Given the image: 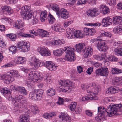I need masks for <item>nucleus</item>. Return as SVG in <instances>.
<instances>
[{
    "mask_svg": "<svg viewBox=\"0 0 122 122\" xmlns=\"http://www.w3.org/2000/svg\"><path fill=\"white\" fill-rule=\"evenodd\" d=\"M16 48L14 46L10 47L9 49V51L14 53H15L16 51Z\"/></svg>",
    "mask_w": 122,
    "mask_h": 122,
    "instance_id": "obj_52",
    "label": "nucleus"
},
{
    "mask_svg": "<svg viewBox=\"0 0 122 122\" xmlns=\"http://www.w3.org/2000/svg\"><path fill=\"white\" fill-rule=\"evenodd\" d=\"M74 55L66 56L64 59L65 60L69 62L73 61L76 59V57Z\"/></svg>",
    "mask_w": 122,
    "mask_h": 122,
    "instance_id": "obj_30",
    "label": "nucleus"
},
{
    "mask_svg": "<svg viewBox=\"0 0 122 122\" xmlns=\"http://www.w3.org/2000/svg\"><path fill=\"white\" fill-rule=\"evenodd\" d=\"M18 91L21 93H22L24 94L27 95V91L24 87L20 86H18Z\"/></svg>",
    "mask_w": 122,
    "mask_h": 122,
    "instance_id": "obj_33",
    "label": "nucleus"
},
{
    "mask_svg": "<svg viewBox=\"0 0 122 122\" xmlns=\"http://www.w3.org/2000/svg\"><path fill=\"white\" fill-rule=\"evenodd\" d=\"M85 45L83 44L79 43L76 44L75 46L77 51L78 52H81L82 50V55L85 58H87L90 57L92 54V49H91L90 47H87L86 48L84 47Z\"/></svg>",
    "mask_w": 122,
    "mask_h": 122,
    "instance_id": "obj_4",
    "label": "nucleus"
},
{
    "mask_svg": "<svg viewBox=\"0 0 122 122\" xmlns=\"http://www.w3.org/2000/svg\"><path fill=\"white\" fill-rule=\"evenodd\" d=\"M100 10L102 13L104 14H108L110 11L109 8L104 5H102L100 7Z\"/></svg>",
    "mask_w": 122,
    "mask_h": 122,
    "instance_id": "obj_26",
    "label": "nucleus"
},
{
    "mask_svg": "<svg viewBox=\"0 0 122 122\" xmlns=\"http://www.w3.org/2000/svg\"><path fill=\"white\" fill-rule=\"evenodd\" d=\"M112 83H122V77L119 78L118 77L116 78L112 81Z\"/></svg>",
    "mask_w": 122,
    "mask_h": 122,
    "instance_id": "obj_32",
    "label": "nucleus"
},
{
    "mask_svg": "<svg viewBox=\"0 0 122 122\" xmlns=\"http://www.w3.org/2000/svg\"><path fill=\"white\" fill-rule=\"evenodd\" d=\"M77 103L76 102H75L71 103L69 105V108L70 110L71 111H75L80 112L79 109L77 108L76 107Z\"/></svg>",
    "mask_w": 122,
    "mask_h": 122,
    "instance_id": "obj_25",
    "label": "nucleus"
},
{
    "mask_svg": "<svg viewBox=\"0 0 122 122\" xmlns=\"http://www.w3.org/2000/svg\"><path fill=\"white\" fill-rule=\"evenodd\" d=\"M108 72L107 68L102 67L96 70L95 73L96 75L97 76L100 75L105 76L108 75Z\"/></svg>",
    "mask_w": 122,
    "mask_h": 122,
    "instance_id": "obj_12",
    "label": "nucleus"
},
{
    "mask_svg": "<svg viewBox=\"0 0 122 122\" xmlns=\"http://www.w3.org/2000/svg\"><path fill=\"white\" fill-rule=\"evenodd\" d=\"M81 86V88L83 90H85V89L88 88H89V86L86 84H82Z\"/></svg>",
    "mask_w": 122,
    "mask_h": 122,
    "instance_id": "obj_64",
    "label": "nucleus"
},
{
    "mask_svg": "<svg viewBox=\"0 0 122 122\" xmlns=\"http://www.w3.org/2000/svg\"><path fill=\"white\" fill-rule=\"evenodd\" d=\"M122 110V105L121 104H111L108 106L106 108V116L108 115L110 117L115 114H118L119 112H121Z\"/></svg>",
    "mask_w": 122,
    "mask_h": 122,
    "instance_id": "obj_2",
    "label": "nucleus"
},
{
    "mask_svg": "<svg viewBox=\"0 0 122 122\" xmlns=\"http://www.w3.org/2000/svg\"><path fill=\"white\" fill-rule=\"evenodd\" d=\"M1 9L4 12L6 11V13L9 15H10L13 13V11L9 6H3L1 7Z\"/></svg>",
    "mask_w": 122,
    "mask_h": 122,
    "instance_id": "obj_23",
    "label": "nucleus"
},
{
    "mask_svg": "<svg viewBox=\"0 0 122 122\" xmlns=\"http://www.w3.org/2000/svg\"><path fill=\"white\" fill-rule=\"evenodd\" d=\"M105 109L103 107H98V116L95 117V119L98 121H101L106 116Z\"/></svg>",
    "mask_w": 122,
    "mask_h": 122,
    "instance_id": "obj_9",
    "label": "nucleus"
},
{
    "mask_svg": "<svg viewBox=\"0 0 122 122\" xmlns=\"http://www.w3.org/2000/svg\"><path fill=\"white\" fill-rule=\"evenodd\" d=\"M113 31L116 34L120 33L122 31V27L118 26L115 27L113 30Z\"/></svg>",
    "mask_w": 122,
    "mask_h": 122,
    "instance_id": "obj_36",
    "label": "nucleus"
},
{
    "mask_svg": "<svg viewBox=\"0 0 122 122\" xmlns=\"http://www.w3.org/2000/svg\"><path fill=\"white\" fill-rule=\"evenodd\" d=\"M113 23L115 24L119 25L122 23V18L119 16L113 18Z\"/></svg>",
    "mask_w": 122,
    "mask_h": 122,
    "instance_id": "obj_27",
    "label": "nucleus"
},
{
    "mask_svg": "<svg viewBox=\"0 0 122 122\" xmlns=\"http://www.w3.org/2000/svg\"><path fill=\"white\" fill-rule=\"evenodd\" d=\"M88 93L87 96L83 97L82 99V101H87L89 100H97L98 99V97L96 95L97 92H91L89 90L87 91Z\"/></svg>",
    "mask_w": 122,
    "mask_h": 122,
    "instance_id": "obj_11",
    "label": "nucleus"
},
{
    "mask_svg": "<svg viewBox=\"0 0 122 122\" xmlns=\"http://www.w3.org/2000/svg\"><path fill=\"white\" fill-rule=\"evenodd\" d=\"M39 76V74L38 71H32L29 74L28 76V78L30 80V82L29 81V80L28 79L26 83L30 84L32 83L31 82H32L33 81L36 82L37 83L40 82V80L38 78Z\"/></svg>",
    "mask_w": 122,
    "mask_h": 122,
    "instance_id": "obj_8",
    "label": "nucleus"
},
{
    "mask_svg": "<svg viewBox=\"0 0 122 122\" xmlns=\"http://www.w3.org/2000/svg\"><path fill=\"white\" fill-rule=\"evenodd\" d=\"M18 21L16 22H15L13 24V26L17 29H20V26L19 25V23H18Z\"/></svg>",
    "mask_w": 122,
    "mask_h": 122,
    "instance_id": "obj_61",
    "label": "nucleus"
},
{
    "mask_svg": "<svg viewBox=\"0 0 122 122\" xmlns=\"http://www.w3.org/2000/svg\"><path fill=\"white\" fill-rule=\"evenodd\" d=\"M94 58L97 60L99 61L101 60V57L99 55H95L94 56Z\"/></svg>",
    "mask_w": 122,
    "mask_h": 122,
    "instance_id": "obj_63",
    "label": "nucleus"
},
{
    "mask_svg": "<svg viewBox=\"0 0 122 122\" xmlns=\"http://www.w3.org/2000/svg\"><path fill=\"white\" fill-rule=\"evenodd\" d=\"M30 64L33 68L37 69L39 66L44 65L50 71L55 70L57 68V66H56L51 61H46L45 63L41 62L36 59L35 57H33L30 60Z\"/></svg>",
    "mask_w": 122,
    "mask_h": 122,
    "instance_id": "obj_1",
    "label": "nucleus"
},
{
    "mask_svg": "<svg viewBox=\"0 0 122 122\" xmlns=\"http://www.w3.org/2000/svg\"><path fill=\"white\" fill-rule=\"evenodd\" d=\"M110 90L111 94H114L117 93L119 91L118 88L116 89L112 87H110Z\"/></svg>",
    "mask_w": 122,
    "mask_h": 122,
    "instance_id": "obj_40",
    "label": "nucleus"
},
{
    "mask_svg": "<svg viewBox=\"0 0 122 122\" xmlns=\"http://www.w3.org/2000/svg\"><path fill=\"white\" fill-rule=\"evenodd\" d=\"M87 2L86 0H79L77 4L78 5H81L86 3Z\"/></svg>",
    "mask_w": 122,
    "mask_h": 122,
    "instance_id": "obj_59",
    "label": "nucleus"
},
{
    "mask_svg": "<svg viewBox=\"0 0 122 122\" xmlns=\"http://www.w3.org/2000/svg\"><path fill=\"white\" fill-rule=\"evenodd\" d=\"M52 41L54 46L56 45H57L59 44H61V41L60 40H56Z\"/></svg>",
    "mask_w": 122,
    "mask_h": 122,
    "instance_id": "obj_48",
    "label": "nucleus"
},
{
    "mask_svg": "<svg viewBox=\"0 0 122 122\" xmlns=\"http://www.w3.org/2000/svg\"><path fill=\"white\" fill-rule=\"evenodd\" d=\"M29 32L30 33L34 34L36 36H37L38 35V30L37 31V32H36L34 30H30Z\"/></svg>",
    "mask_w": 122,
    "mask_h": 122,
    "instance_id": "obj_62",
    "label": "nucleus"
},
{
    "mask_svg": "<svg viewBox=\"0 0 122 122\" xmlns=\"http://www.w3.org/2000/svg\"><path fill=\"white\" fill-rule=\"evenodd\" d=\"M112 22V19L109 17H106L103 19L101 24L103 26H108L111 25Z\"/></svg>",
    "mask_w": 122,
    "mask_h": 122,
    "instance_id": "obj_15",
    "label": "nucleus"
},
{
    "mask_svg": "<svg viewBox=\"0 0 122 122\" xmlns=\"http://www.w3.org/2000/svg\"><path fill=\"white\" fill-rule=\"evenodd\" d=\"M30 8V6H27L22 7L20 14L23 19L28 20L33 17V13Z\"/></svg>",
    "mask_w": 122,
    "mask_h": 122,
    "instance_id": "obj_5",
    "label": "nucleus"
},
{
    "mask_svg": "<svg viewBox=\"0 0 122 122\" xmlns=\"http://www.w3.org/2000/svg\"><path fill=\"white\" fill-rule=\"evenodd\" d=\"M38 22V20L36 17H33V18L31 21V22L30 23L31 25H32L34 24H36Z\"/></svg>",
    "mask_w": 122,
    "mask_h": 122,
    "instance_id": "obj_46",
    "label": "nucleus"
},
{
    "mask_svg": "<svg viewBox=\"0 0 122 122\" xmlns=\"http://www.w3.org/2000/svg\"><path fill=\"white\" fill-rule=\"evenodd\" d=\"M93 67H90L88 68L86 71V72L89 75H90L93 71Z\"/></svg>",
    "mask_w": 122,
    "mask_h": 122,
    "instance_id": "obj_56",
    "label": "nucleus"
},
{
    "mask_svg": "<svg viewBox=\"0 0 122 122\" xmlns=\"http://www.w3.org/2000/svg\"><path fill=\"white\" fill-rule=\"evenodd\" d=\"M114 53L117 55L122 56V48H115L114 50Z\"/></svg>",
    "mask_w": 122,
    "mask_h": 122,
    "instance_id": "obj_35",
    "label": "nucleus"
},
{
    "mask_svg": "<svg viewBox=\"0 0 122 122\" xmlns=\"http://www.w3.org/2000/svg\"><path fill=\"white\" fill-rule=\"evenodd\" d=\"M66 36L68 38H75V37H74V35H73L72 34L69 32L67 33L66 35Z\"/></svg>",
    "mask_w": 122,
    "mask_h": 122,
    "instance_id": "obj_54",
    "label": "nucleus"
},
{
    "mask_svg": "<svg viewBox=\"0 0 122 122\" xmlns=\"http://www.w3.org/2000/svg\"><path fill=\"white\" fill-rule=\"evenodd\" d=\"M41 37H48L49 36V34L48 32L41 29L38 30V35Z\"/></svg>",
    "mask_w": 122,
    "mask_h": 122,
    "instance_id": "obj_22",
    "label": "nucleus"
},
{
    "mask_svg": "<svg viewBox=\"0 0 122 122\" xmlns=\"http://www.w3.org/2000/svg\"><path fill=\"white\" fill-rule=\"evenodd\" d=\"M30 44L24 41L19 42L17 44V47L22 52H26L30 50Z\"/></svg>",
    "mask_w": 122,
    "mask_h": 122,
    "instance_id": "obj_10",
    "label": "nucleus"
},
{
    "mask_svg": "<svg viewBox=\"0 0 122 122\" xmlns=\"http://www.w3.org/2000/svg\"><path fill=\"white\" fill-rule=\"evenodd\" d=\"M99 12L96 9H90L87 12V14L89 16L92 17H96L98 15Z\"/></svg>",
    "mask_w": 122,
    "mask_h": 122,
    "instance_id": "obj_16",
    "label": "nucleus"
},
{
    "mask_svg": "<svg viewBox=\"0 0 122 122\" xmlns=\"http://www.w3.org/2000/svg\"><path fill=\"white\" fill-rule=\"evenodd\" d=\"M91 41L96 45L99 51L104 52L107 50L108 48L103 40L101 39H93L91 40Z\"/></svg>",
    "mask_w": 122,
    "mask_h": 122,
    "instance_id": "obj_6",
    "label": "nucleus"
},
{
    "mask_svg": "<svg viewBox=\"0 0 122 122\" xmlns=\"http://www.w3.org/2000/svg\"><path fill=\"white\" fill-rule=\"evenodd\" d=\"M33 113V114H35L37 113L38 112V111L37 110L36 107H35L34 106H32L30 108V109Z\"/></svg>",
    "mask_w": 122,
    "mask_h": 122,
    "instance_id": "obj_41",
    "label": "nucleus"
},
{
    "mask_svg": "<svg viewBox=\"0 0 122 122\" xmlns=\"http://www.w3.org/2000/svg\"><path fill=\"white\" fill-rule=\"evenodd\" d=\"M48 19L50 24H52L54 22L55 20V19L51 14H49Z\"/></svg>",
    "mask_w": 122,
    "mask_h": 122,
    "instance_id": "obj_38",
    "label": "nucleus"
},
{
    "mask_svg": "<svg viewBox=\"0 0 122 122\" xmlns=\"http://www.w3.org/2000/svg\"><path fill=\"white\" fill-rule=\"evenodd\" d=\"M58 100V102H57V103H58L59 105L62 104H63L64 101L63 100L62 98L59 97Z\"/></svg>",
    "mask_w": 122,
    "mask_h": 122,
    "instance_id": "obj_60",
    "label": "nucleus"
},
{
    "mask_svg": "<svg viewBox=\"0 0 122 122\" xmlns=\"http://www.w3.org/2000/svg\"><path fill=\"white\" fill-rule=\"evenodd\" d=\"M18 23H19V25L20 26V28H21V26H23L24 25V23L23 21L22 20H18Z\"/></svg>",
    "mask_w": 122,
    "mask_h": 122,
    "instance_id": "obj_55",
    "label": "nucleus"
},
{
    "mask_svg": "<svg viewBox=\"0 0 122 122\" xmlns=\"http://www.w3.org/2000/svg\"><path fill=\"white\" fill-rule=\"evenodd\" d=\"M1 92L4 94H7L6 98L9 101L12 100L13 102L14 105L15 106V109L16 106L17 107H18L17 102H16V101L14 100V98H12L10 94H11L10 92H9L8 90L6 89L5 88H3L1 90Z\"/></svg>",
    "mask_w": 122,
    "mask_h": 122,
    "instance_id": "obj_13",
    "label": "nucleus"
},
{
    "mask_svg": "<svg viewBox=\"0 0 122 122\" xmlns=\"http://www.w3.org/2000/svg\"><path fill=\"white\" fill-rule=\"evenodd\" d=\"M23 98V96L21 95H16L15 97V100H16L19 103H17L18 105H18H20V107H23L25 106V105L24 104V103H22V100ZM18 107H15L17 108L18 107H19L18 106Z\"/></svg>",
    "mask_w": 122,
    "mask_h": 122,
    "instance_id": "obj_17",
    "label": "nucleus"
},
{
    "mask_svg": "<svg viewBox=\"0 0 122 122\" xmlns=\"http://www.w3.org/2000/svg\"><path fill=\"white\" fill-rule=\"evenodd\" d=\"M61 16L63 19H66L69 16V15L67 12L66 13H63V14L61 15Z\"/></svg>",
    "mask_w": 122,
    "mask_h": 122,
    "instance_id": "obj_49",
    "label": "nucleus"
},
{
    "mask_svg": "<svg viewBox=\"0 0 122 122\" xmlns=\"http://www.w3.org/2000/svg\"><path fill=\"white\" fill-rule=\"evenodd\" d=\"M58 82L59 84H69L71 82L67 80H60L58 81Z\"/></svg>",
    "mask_w": 122,
    "mask_h": 122,
    "instance_id": "obj_45",
    "label": "nucleus"
},
{
    "mask_svg": "<svg viewBox=\"0 0 122 122\" xmlns=\"http://www.w3.org/2000/svg\"><path fill=\"white\" fill-rule=\"evenodd\" d=\"M9 38L12 40V41H14L16 38V35L14 34H11L9 35Z\"/></svg>",
    "mask_w": 122,
    "mask_h": 122,
    "instance_id": "obj_51",
    "label": "nucleus"
},
{
    "mask_svg": "<svg viewBox=\"0 0 122 122\" xmlns=\"http://www.w3.org/2000/svg\"><path fill=\"white\" fill-rule=\"evenodd\" d=\"M64 51V48L63 50L61 48L54 51H53V53L55 55L57 56H60L62 55Z\"/></svg>",
    "mask_w": 122,
    "mask_h": 122,
    "instance_id": "obj_29",
    "label": "nucleus"
},
{
    "mask_svg": "<svg viewBox=\"0 0 122 122\" xmlns=\"http://www.w3.org/2000/svg\"><path fill=\"white\" fill-rule=\"evenodd\" d=\"M44 92V91L41 89L34 90L30 93L29 97L33 100H40L42 98Z\"/></svg>",
    "mask_w": 122,
    "mask_h": 122,
    "instance_id": "obj_7",
    "label": "nucleus"
},
{
    "mask_svg": "<svg viewBox=\"0 0 122 122\" xmlns=\"http://www.w3.org/2000/svg\"><path fill=\"white\" fill-rule=\"evenodd\" d=\"M11 90L13 91H17L18 86H16L15 84L12 85L10 86Z\"/></svg>",
    "mask_w": 122,
    "mask_h": 122,
    "instance_id": "obj_50",
    "label": "nucleus"
},
{
    "mask_svg": "<svg viewBox=\"0 0 122 122\" xmlns=\"http://www.w3.org/2000/svg\"><path fill=\"white\" fill-rule=\"evenodd\" d=\"M84 34L86 35H92L96 32V30L93 29H90L85 28L84 29Z\"/></svg>",
    "mask_w": 122,
    "mask_h": 122,
    "instance_id": "obj_21",
    "label": "nucleus"
},
{
    "mask_svg": "<svg viewBox=\"0 0 122 122\" xmlns=\"http://www.w3.org/2000/svg\"><path fill=\"white\" fill-rule=\"evenodd\" d=\"M24 62H25V60H24L23 58L20 57H18L16 61L18 64H22Z\"/></svg>",
    "mask_w": 122,
    "mask_h": 122,
    "instance_id": "obj_42",
    "label": "nucleus"
},
{
    "mask_svg": "<svg viewBox=\"0 0 122 122\" xmlns=\"http://www.w3.org/2000/svg\"><path fill=\"white\" fill-rule=\"evenodd\" d=\"M101 35L103 36L110 37L111 35L109 33L107 32H105L104 31L102 30L101 32Z\"/></svg>",
    "mask_w": 122,
    "mask_h": 122,
    "instance_id": "obj_43",
    "label": "nucleus"
},
{
    "mask_svg": "<svg viewBox=\"0 0 122 122\" xmlns=\"http://www.w3.org/2000/svg\"><path fill=\"white\" fill-rule=\"evenodd\" d=\"M71 23V21H67L64 22L63 24V26L64 27H66L68 26Z\"/></svg>",
    "mask_w": 122,
    "mask_h": 122,
    "instance_id": "obj_57",
    "label": "nucleus"
},
{
    "mask_svg": "<svg viewBox=\"0 0 122 122\" xmlns=\"http://www.w3.org/2000/svg\"><path fill=\"white\" fill-rule=\"evenodd\" d=\"M47 7L49 9H52L56 13L57 15H59L58 14L60 10L58 5L56 4H51L48 5Z\"/></svg>",
    "mask_w": 122,
    "mask_h": 122,
    "instance_id": "obj_18",
    "label": "nucleus"
},
{
    "mask_svg": "<svg viewBox=\"0 0 122 122\" xmlns=\"http://www.w3.org/2000/svg\"><path fill=\"white\" fill-rule=\"evenodd\" d=\"M111 71L113 74H118L122 73V70L116 68H112Z\"/></svg>",
    "mask_w": 122,
    "mask_h": 122,
    "instance_id": "obj_37",
    "label": "nucleus"
},
{
    "mask_svg": "<svg viewBox=\"0 0 122 122\" xmlns=\"http://www.w3.org/2000/svg\"><path fill=\"white\" fill-rule=\"evenodd\" d=\"M87 25L89 26H93L94 27L96 26H100L101 25V24L98 23H88L86 24Z\"/></svg>",
    "mask_w": 122,
    "mask_h": 122,
    "instance_id": "obj_47",
    "label": "nucleus"
},
{
    "mask_svg": "<svg viewBox=\"0 0 122 122\" xmlns=\"http://www.w3.org/2000/svg\"><path fill=\"white\" fill-rule=\"evenodd\" d=\"M61 115L59 116V118H62V121L64 122H69L71 120V118L69 116L65 114L64 113L62 112L61 114Z\"/></svg>",
    "mask_w": 122,
    "mask_h": 122,
    "instance_id": "obj_20",
    "label": "nucleus"
},
{
    "mask_svg": "<svg viewBox=\"0 0 122 122\" xmlns=\"http://www.w3.org/2000/svg\"><path fill=\"white\" fill-rule=\"evenodd\" d=\"M59 27L58 25H55L54 26H52V28L53 30L57 32Z\"/></svg>",
    "mask_w": 122,
    "mask_h": 122,
    "instance_id": "obj_53",
    "label": "nucleus"
},
{
    "mask_svg": "<svg viewBox=\"0 0 122 122\" xmlns=\"http://www.w3.org/2000/svg\"><path fill=\"white\" fill-rule=\"evenodd\" d=\"M47 12L45 10L41 13L40 15V18L41 21L44 22L45 21V19H46L47 16Z\"/></svg>",
    "mask_w": 122,
    "mask_h": 122,
    "instance_id": "obj_31",
    "label": "nucleus"
},
{
    "mask_svg": "<svg viewBox=\"0 0 122 122\" xmlns=\"http://www.w3.org/2000/svg\"><path fill=\"white\" fill-rule=\"evenodd\" d=\"M18 34L19 35H20L22 37H31L32 38L34 37V36L30 34H27L23 33L22 34L20 31H18Z\"/></svg>",
    "mask_w": 122,
    "mask_h": 122,
    "instance_id": "obj_34",
    "label": "nucleus"
},
{
    "mask_svg": "<svg viewBox=\"0 0 122 122\" xmlns=\"http://www.w3.org/2000/svg\"><path fill=\"white\" fill-rule=\"evenodd\" d=\"M17 71L15 70H12L6 74L0 76V79H3L4 82L6 84L11 83L14 80V77L18 76Z\"/></svg>",
    "mask_w": 122,
    "mask_h": 122,
    "instance_id": "obj_3",
    "label": "nucleus"
},
{
    "mask_svg": "<svg viewBox=\"0 0 122 122\" xmlns=\"http://www.w3.org/2000/svg\"><path fill=\"white\" fill-rule=\"evenodd\" d=\"M47 93L48 95L52 96L55 95V90L52 88L49 89L47 91Z\"/></svg>",
    "mask_w": 122,
    "mask_h": 122,
    "instance_id": "obj_39",
    "label": "nucleus"
},
{
    "mask_svg": "<svg viewBox=\"0 0 122 122\" xmlns=\"http://www.w3.org/2000/svg\"><path fill=\"white\" fill-rule=\"evenodd\" d=\"M85 113L87 115L90 117L92 116V113L91 111L89 110H86Z\"/></svg>",
    "mask_w": 122,
    "mask_h": 122,
    "instance_id": "obj_58",
    "label": "nucleus"
},
{
    "mask_svg": "<svg viewBox=\"0 0 122 122\" xmlns=\"http://www.w3.org/2000/svg\"><path fill=\"white\" fill-rule=\"evenodd\" d=\"M75 50L74 49L71 48L70 46H67L64 48V51L66 54V56L74 55V52Z\"/></svg>",
    "mask_w": 122,
    "mask_h": 122,
    "instance_id": "obj_19",
    "label": "nucleus"
},
{
    "mask_svg": "<svg viewBox=\"0 0 122 122\" xmlns=\"http://www.w3.org/2000/svg\"><path fill=\"white\" fill-rule=\"evenodd\" d=\"M29 116L24 115L20 116L19 121L20 122H28L29 121Z\"/></svg>",
    "mask_w": 122,
    "mask_h": 122,
    "instance_id": "obj_24",
    "label": "nucleus"
},
{
    "mask_svg": "<svg viewBox=\"0 0 122 122\" xmlns=\"http://www.w3.org/2000/svg\"><path fill=\"white\" fill-rule=\"evenodd\" d=\"M74 37L76 38H81L83 36V34L82 32L79 30H76L73 32Z\"/></svg>",
    "mask_w": 122,
    "mask_h": 122,
    "instance_id": "obj_28",
    "label": "nucleus"
},
{
    "mask_svg": "<svg viewBox=\"0 0 122 122\" xmlns=\"http://www.w3.org/2000/svg\"><path fill=\"white\" fill-rule=\"evenodd\" d=\"M37 50V52L43 56H48L51 55L49 51L47 48L39 47Z\"/></svg>",
    "mask_w": 122,
    "mask_h": 122,
    "instance_id": "obj_14",
    "label": "nucleus"
},
{
    "mask_svg": "<svg viewBox=\"0 0 122 122\" xmlns=\"http://www.w3.org/2000/svg\"><path fill=\"white\" fill-rule=\"evenodd\" d=\"M58 14H59V15H57L59 17H60L61 15L63 14V13H66L67 12L66 9L64 8H62L61 10H60Z\"/></svg>",
    "mask_w": 122,
    "mask_h": 122,
    "instance_id": "obj_44",
    "label": "nucleus"
}]
</instances>
